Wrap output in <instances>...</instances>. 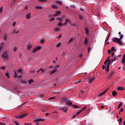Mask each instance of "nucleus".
<instances>
[{
  "mask_svg": "<svg viewBox=\"0 0 125 125\" xmlns=\"http://www.w3.org/2000/svg\"><path fill=\"white\" fill-rule=\"evenodd\" d=\"M72 107H74V109H76L77 108H79V106L78 105H71Z\"/></svg>",
  "mask_w": 125,
  "mask_h": 125,
  "instance_id": "nucleus-26",
  "label": "nucleus"
},
{
  "mask_svg": "<svg viewBox=\"0 0 125 125\" xmlns=\"http://www.w3.org/2000/svg\"><path fill=\"white\" fill-rule=\"evenodd\" d=\"M0 47H3V42H2L0 44Z\"/></svg>",
  "mask_w": 125,
  "mask_h": 125,
  "instance_id": "nucleus-52",
  "label": "nucleus"
},
{
  "mask_svg": "<svg viewBox=\"0 0 125 125\" xmlns=\"http://www.w3.org/2000/svg\"><path fill=\"white\" fill-rule=\"evenodd\" d=\"M117 94L118 93H117V92H116L115 90L112 92V96H113V97H115V96L117 95Z\"/></svg>",
  "mask_w": 125,
  "mask_h": 125,
  "instance_id": "nucleus-15",
  "label": "nucleus"
},
{
  "mask_svg": "<svg viewBox=\"0 0 125 125\" xmlns=\"http://www.w3.org/2000/svg\"><path fill=\"white\" fill-rule=\"evenodd\" d=\"M58 68H59V65H57L56 67H55L54 69H55V70H57V69H58Z\"/></svg>",
  "mask_w": 125,
  "mask_h": 125,
  "instance_id": "nucleus-50",
  "label": "nucleus"
},
{
  "mask_svg": "<svg viewBox=\"0 0 125 125\" xmlns=\"http://www.w3.org/2000/svg\"><path fill=\"white\" fill-rule=\"evenodd\" d=\"M73 41V38H70L68 42V43H71Z\"/></svg>",
  "mask_w": 125,
  "mask_h": 125,
  "instance_id": "nucleus-35",
  "label": "nucleus"
},
{
  "mask_svg": "<svg viewBox=\"0 0 125 125\" xmlns=\"http://www.w3.org/2000/svg\"><path fill=\"white\" fill-rule=\"evenodd\" d=\"M91 50V48H90V47H89L88 48V53H90Z\"/></svg>",
  "mask_w": 125,
  "mask_h": 125,
  "instance_id": "nucleus-43",
  "label": "nucleus"
},
{
  "mask_svg": "<svg viewBox=\"0 0 125 125\" xmlns=\"http://www.w3.org/2000/svg\"><path fill=\"white\" fill-rule=\"evenodd\" d=\"M70 7H73V8H76V7L73 5H70Z\"/></svg>",
  "mask_w": 125,
  "mask_h": 125,
  "instance_id": "nucleus-55",
  "label": "nucleus"
},
{
  "mask_svg": "<svg viewBox=\"0 0 125 125\" xmlns=\"http://www.w3.org/2000/svg\"><path fill=\"white\" fill-rule=\"evenodd\" d=\"M86 75H87V73L85 72V73H82L81 76L82 77H85Z\"/></svg>",
  "mask_w": 125,
  "mask_h": 125,
  "instance_id": "nucleus-24",
  "label": "nucleus"
},
{
  "mask_svg": "<svg viewBox=\"0 0 125 125\" xmlns=\"http://www.w3.org/2000/svg\"><path fill=\"white\" fill-rule=\"evenodd\" d=\"M57 3H59L60 5H62V1H56Z\"/></svg>",
  "mask_w": 125,
  "mask_h": 125,
  "instance_id": "nucleus-31",
  "label": "nucleus"
},
{
  "mask_svg": "<svg viewBox=\"0 0 125 125\" xmlns=\"http://www.w3.org/2000/svg\"><path fill=\"white\" fill-rule=\"evenodd\" d=\"M66 22H68L70 24H71L72 21H70L69 19H67L65 20Z\"/></svg>",
  "mask_w": 125,
  "mask_h": 125,
  "instance_id": "nucleus-25",
  "label": "nucleus"
},
{
  "mask_svg": "<svg viewBox=\"0 0 125 125\" xmlns=\"http://www.w3.org/2000/svg\"><path fill=\"white\" fill-rule=\"evenodd\" d=\"M47 0H40V1H42V2L46 1Z\"/></svg>",
  "mask_w": 125,
  "mask_h": 125,
  "instance_id": "nucleus-60",
  "label": "nucleus"
},
{
  "mask_svg": "<svg viewBox=\"0 0 125 125\" xmlns=\"http://www.w3.org/2000/svg\"><path fill=\"white\" fill-rule=\"evenodd\" d=\"M115 74V72L113 71H111L109 76H108V79H111V77Z\"/></svg>",
  "mask_w": 125,
  "mask_h": 125,
  "instance_id": "nucleus-10",
  "label": "nucleus"
},
{
  "mask_svg": "<svg viewBox=\"0 0 125 125\" xmlns=\"http://www.w3.org/2000/svg\"><path fill=\"white\" fill-rule=\"evenodd\" d=\"M41 48H42V47L41 46H35L33 51H32V53H35V52H37V50H40V49H41Z\"/></svg>",
  "mask_w": 125,
  "mask_h": 125,
  "instance_id": "nucleus-3",
  "label": "nucleus"
},
{
  "mask_svg": "<svg viewBox=\"0 0 125 125\" xmlns=\"http://www.w3.org/2000/svg\"><path fill=\"white\" fill-rule=\"evenodd\" d=\"M83 55L82 54H81L79 55V57H80V58H82V57H83Z\"/></svg>",
  "mask_w": 125,
  "mask_h": 125,
  "instance_id": "nucleus-61",
  "label": "nucleus"
},
{
  "mask_svg": "<svg viewBox=\"0 0 125 125\" xmlns=\"http://www.w3.org/2000/svg\"><path fill=\"white\" fill-rule=\"evenodd\" d=\"M111 51L116 52L117 51V50L115 48V47H112L111 48Z\"/></svg>",
  "mask_w": 125,
  "mask_h": 125,
  "instance_id": "nucleus-22",
  "label": "nucleus"
},
{
  "mask_svg": "<svg viewBox=\"0 0 125 125\" xmlns=\"http://www.w3.org/2000/svg\"><path fill=\"white\" fill-rule=\"evenodd\" d=\"M32 83H34V80L30 79L29 80L28 83L29 84H32Z\"/></svg>",
  "mask_w": 125,
  "mask_h": 125,
  "instance_id": "nucleus-18",
  "label": "nucleus"
},
{
  "mask_svg": "<svg viewBox=\"0 0 125 125\" xmlns=\"http://www.w3.org/2000/svg\"><path fill=\"white\" fill-rule=\"evenodd\" d=\"M123 105V103H120V104H119V105H118V109H120V108H121V107H122V105Z\"/></svg>",
  "mask_w": 125,
  "mask_h": 125,
  "instance_id": "nucleus-34",
  "label": "nucleus"
},
{
  "mask_svg": "<svg viewBox=\"0 0 125 125\" xmlns=\"http://www.w3.org/2000/svg\"><path fill=\"white\" fill-rule=\"evenodd\" d=\"M17 50V47L15 46L13 48V51L15 52Z\"/></svg>",
  "mask_w": 125,
  "mask_h": 125,
  "instance_id": "nucleus-28",
  "label": "nucleus"
},
{
  "mask_svg": "<svg viewBox=\"0 0 125 125\" xmlns=\"http://www.w3.org/2000/svg\"><path fill=\"white\" fill-rule=\"evenodd\" d=\"M60 38H62V35H60L58 37V39H60Z\"/></svg>",
  "mask_w": 125,
  "mask_h": 125,
  "instance_id": "nucleus-58",
  "label": "nucleus"
},
{
  "mask_svg": "<svg viewBox=\"0 0 125 125\" xmlns=\"http://www.w3.org/2000/svg\"><path fill=\"white\" fill-rule=\"evenodd\" d=\"M104 94H105V92H103L102 93H101V94H100L98 96L99 97H100V96H102L103 95H104Z\"/></svg>",
  "mask_w": 125,
  "mask_h": 125,
  "instance_id": "nucleus-23",
  "label": "nucleus"
},
{
  "mask_svg": "<svg viewBox=\"0 0 125 125\" xmlns=\"http://www.w3.org/2000/svg\"><path fill=\"white\" fill-rule=\"evenodd\" d=\"M61 14V12L60 11H57L56 12V14L57 15V16H58V15H59L60 14Z\"/></svg>",
  "mask_w": 125,
  "mask_h": 125,
  "instance_id": "nucleus-40",
  "label": "nucleus"
},
{
  "mask_svg": "<svg viewBox=\"0 0 125 125\" xmlns=\"http://www.w3.org/2000/svg\"><path fill=\"white\" fill-rule=\"evenodd\" d=\"M0 125H5V123H0Z\"/></svg>",
  "mask_w": 125,
  "mask_h": 125,
  "instance_id": "nucleus-64",
  "label": "nucleus"
},
{
  "mask_svg": "<svg viewBox=\"0 0 125 125\" xmlns=\"http://www.w3.org/2000/svg\"><path fill=\"white\" fill-rule=\"evenodd\" d=\"M2 58H3V59H7V58H8V53H7V52H4L2 55Z\"/></svg>",
  "mask_w": 125,
  "mask_h": 125,
  "instance_id": "nucleus-4",
  "label": "nucleus"
},
{
  "mask_svg": "<svg viewBox=\"0 0 125 125\" xmlns=\"http://www.w3.org/2000/svg\"><path fill=\"white\" fill-rule=\"evenodd\" d=\"M81 93H84V90H81Z\"/></svg>",
  "mask_w": 125,
  "mask_h": 125,
  "instance_id": "nucleus-63",
  "label": "nucleus"
},
{
  "mask_svg": "<svg viewBox=\"0 0 125 125\" xmlns=\"http://www.w3.org/2000/svg\"><path fill=\"white\" fill-rule=\"evenodd\" d=\"M35 8H37V9H42V7L40 6H36L35 7Z\"/></svg>",
  "mask_w": 125,
  "mask_h": 125,
  "instance_id": "nucleus-21",
  "label": "nucleus"
},
{
  "mask_svg": "<svg viewBox=\"0 0 125 125\" xmlns=\"http://www.w3.org/2000/svg\"><path fill=\"white\" fill-rule=\"evenodd\" d=\"M5 76L7 77L8 79H9V78H10L9 77V73H7L5 74Z\"/></svg>",
  "mask_w": 125,
  "mask_h": 125,
  "instance_id": "nucleus-38",
  "label": "nucleus"
},
{
  "mask_svg": "<svg viewBox=\"0 0 125 125\" xmlns=\"http://www.w3.org/2000/svg\"><path fill=\"white\" fill-rule=\"evenodd\" d=\"M45 42V41H44V40H42L41 41H40V42H41V44H43V43H44V42Z\"/></svg>",
  "mask_w": 125,
  "mask_h": 125,
  "instance_id": "nucleus-29",
  "label": "nucleus"
},
{
  "mask_svg": "<svg viewBox=\"0 0 125 125\" xmlns=\"http://www.w3.org/2000/svg\"><path fill=\"white\" fill-rule=\"evenodd\" d=\"M102 68H103L104 70H105V69H106V66H105V65H103V66H102Z\"/></svg>",
  "mask_w": 125,
  "mask_h": 125,
  "instance_id": "nucleus-49",
  "label": "nucleus"
},
{
  "mask_svg": "<svg viewBox=\"0 0 125 125\" xmlns=\"http://www.w3.org/2000/svg\"><path fill=\"white\" fill-rule=\"evenodd\" d=\"M122 41V39H120V38H114L112 39V42H117L120 45H124V42H123L121 41Z\"/></svg>",
  "mask_w": 125,
  "mask_h": 125,
  "instance_id": "nucleus-1",
  "label": "nucleus"
},
{
  "mask_svg": "<svg viewBox=\"0 0 125 125\" xmlns=\"http://www.w3.org/2000/svg\"><path fill=\"white\" fill-rule=\"evenodd\" d=\"M57 20H59L60 22H62L63 20L60 18V17H59V18H57Z\"/></svg>",
  "mask_w": 125,
  "mask_h": 125,
  "instance_id": "nucleus-27",
  "label": "nucleus"
},
{
  "mask_svg": "<svg viewBox=\"0 0 125 125\" xmlns=\"http://www.w3.org/2000/svg\"><path fill=\"white\" fill-rule=\"evenodd\" d=\"M120 36V40H123V38H124V35H123V34H119Z\"/></svg>",
  "mask_w": 125,
  "mask_h": 125,
  "instance_id": "nucleus-36",
  "label": "nucleus"
},
{
  "mask_svg": "<svg viewBox=\"0 0 125 125\" xmlns=\"http://www.w3.org/2000/svg\"><path fill=\"white\" fill-rule=\"evenodd\" d=\"M109 67H110V65H109V63H107L106 65V68H109Z\"/></svg>",
  "mask_w": 125,
  "mask_h": 125,
  "instance_id": "nucleus-62",
  "label": "nucleus"
},
{
  "mask_svg": "<svg viewBox=\"0 0 125 125\" xmlns=\"http://www.w3.org/2000/svg\"><path fill=\"white\" fill-rule=\"evenodd\" d=\"M108 53L109 54H111L112 53V51L111 50H108Z\"/></svg>",
  "mask_w": 125,
  "mask_h": 125,
  "instance_id": "nucleus-46",
  "label": "nucleus"
},
{
  "mask_svg": "<svg viewBox=\"0 0 125 125\" xmlns=\"http://www.w3.org/2000/svg\"><path fill=\"white\" fill-rule=\"evenodd\" d=\"M24 125H32V123H24Z\"/></svg>",
  "mask_w": 125,
  "mask_h": 125,
  "instance_id": "nucleus-48",
  "label": "nucleus"
},
{
  "mask_svg": "<svg viewBox=\"0 0 125 125\" xmlns=\"http://www.w3.org/2000/svg\"><path fill=\"white\" fill-rule=\"evenodd\" d=\"M32 48V46L29 45L27 47V50L30 51V50Z\"/></svg>",
  "mask_w": 125,
  "mask_h": 125,
  "instance_id": "nucleus-39",
  "label": "nucleus"
},
{
  "mask_svg": "<svg viewBox=\"0 0 125 125\" xmlns=\"http://www.w3.org/2000/svg\"><path fill=\"white\" fill-rule=\"evenodd\" d=\"M61 45V43H58L57 44V47H59V46H60Z\"/></svg>",
  "mask_w": 125,
  "mask_h": 125,
  "instance_id": "nucleus-51",
  "label": "nucleus"
},
{
  "mask_svg": "<svg viewBox=\"0 0 125 125\" xmlns=\"http://www.w3.org/2000/svg\"><path fill=\"white\" fill-rule=\"evenodd\" d=\"M82 112L83 111L82 110H80L76 113V115H80V114H81Z\"/></svg>",
  "mask_w": 125,
  "mask_h": 125,
  "instance_id": "nucleus-37",
  "label": "nucleus"
},
{
  "mask_svg": "<svg viewBox=\"0 0 125 125\" xmlns=\"http://www.w3.org/2000/svg\"><path fill=\"white\" fill-rule=\"evenodd\" d=\"M5 68H6V66H2L1 67L0 69L1 70H5Z\"/></svg>",
  "mask_w": 125,
  "mask_h": 125,
  "instance_id": "nucleus-44",
  "label": "nucleus"
},
{
  "mask_svg": "<svg viewBox=\"0 0 125 125\" xmlns=\"http://www.w3.org/2000/svg\"><path fill=\"white\" fill-rule=\"evenodd\" d=\"M3 9V7L1 6V7L0 8V13H1V12H2Z\"/></svg>",
  "mask_w": 125,
  "mask_h": 125,
  "instance_id": "nucleus-42",
  "label": "nucleus"
},
{
  "mask_svg": "<svg viewBox=\"0 0 125 125\" xmlns=\"http://www.w3.org/2000/svg\"><path fill=\"white\" fill-rule=\"evenodd\" d=\"M17 72H18V73H21V74H23V72H22V70L21 69H18L17 70Z\"/></svg>",
  "mask_w": 125,
  "mask_h": 125,
  "instance_id": "nucleus-33",
  "label": "nucleus"
},
{
  "mask_svg": "<svg viewBox=\"0 0 125 125\" xmlns=\"http://www.w3.org/2000/svg\"><path fill=\"white\" fill-rule=\"evenodd\" d=\"M58 26H59V27H62L63 26V25L62 24V23H58Z\"/></svg>",
  "mask_w": 125,
  "mask_h": 125,
  "instance_id": "nucleus-32",
  "label": "nucleus"
},
{
  "mask_svg": "<svg viewBox=\"0 0 125 125\" xmlns=\"http://www.w3.org/2000/svg\"><path fill=\"white\" fill-rule=\"evenodd\" d=\"M44 121V119L37 118L35 120V122H43Z\"/></svg>",
  "mask_w": 125,
  "mask_h": 125,
  "instance_id": "nucleus-8",
  "label": "nucleus"
},
{
  "mask_svg": "<svg viewBox=\"0 0 125 125\" xmlns=\"http://www.w3.org/2000/svg\"><path fill=\"white\" fill-rule=\"evenodd\" d=\"M117 90H121V91H123L125 90V88L124 87L122 86H119L116 88Z\"/></svg>",
  "mask_w": 125,
  "mask_h": 125,
  "instance_id": "nucleus-7",
  "label": "nucleus"
},
{
  "mask_svg": "<svg viewBox=\"0 0 125 125\" xmlns=\"http://www.w3.org/2000/svg\"><path fill=\"white\" fill-rule=\"evenodd\" d=\"M30 17H31V13H29L26 14V19H30Z\"/></svg>",
  "mask_w": 125,
  "mask_h": 125,
  "instance_id": "nucleus-11",
  "label": "nucleus"
},
{
  "mask_svg": "<svg viewBox=\"0 0 125 125\" xmlns=\"http://www.w3.org/2000/svg\"><path fill=\"white\" fill-rule=\"evenodd\" d=\"M55 31H56L57 32H59V28H55Z\"/></svg>",
  "mask_w": 125,
  "mask_h": 125,
  "instance_id": "nucleus-47",
  "label": "nucleus"
},
{
  "mask_svg": "<svg viewBox=\"0 0 125 125\" xmlns=\"http://www.w3.org/2000/svg\"><path fill=\"white\" fill-rule=\"evenodd\" d=\"M119 121H120L119 124H121V123H122V121H123V119L120 118V119H119Z\"/></svg>",
  "mask_w": 125,
  "mask_h": 125,
  "instance_id": "nucleus-53",
  "label": "nucleus"
},
{
  "mask_svg": "<svg viewBox=\"0 0 125 125\" xmlns=\"http://www.w3.org/2000/svg\"><path fill=\"white\" fill-rule=\"evenodd\" d=\"M51 7L54 9H58V7H57V6L55 4L52 5Z\"/></svg>",
  "mask_w": 125,
  "mask_h": 125,
  "instance_id": "nucleus-14",
  "label": "nucleus"
},
{
  "mask_svg": "<svg viewBox=\"0 0 125 125\" xmlns=\"http://www.w3.org/2000/svg\"><path fill=\"white\" fill-rule=\"evenodd\" d=\"M68 108H69V106H68V107L63 106L62 108H61L60 110H61V111H62V112L67 113V111H68Z\"/></svg>",
  "mask_w": 125,
  "mask_h": 125,
  "instance_id": "nucleus-5",
  "label": "nucleus"
},
{
  "mask_svg": "<svg viewBox=\"0 0 125 125\" xmlns=\"http://www.w3.org/2000/svg\"><path fill=\"white\" fill-rule=\"evenodd\" d=\"M85 31L86 32V35H88V34L89 33V31L88 29L86 28H85Z\"/></svg>",
  "mask_w": 125,
  "mask_h": 125,
  "instance_id": "nucleus-20",
  "label": "nucleus"
},
{
  "mask_svg": "<svg viewBox=\"0 0 125 125\" xmlns=\"http://www.w3.org/2000/svg\"><path fill=\"white\" fill-rule=\"evenodd\" d=\"M40 72H41V73H44L45 70H43V68H40L38 70L37 73H40Z\"/></svg>",
  "mask_w": 125,
  "mask_h": 125,
  "instance_id": "nucleus-9",
  "label": "nucleus"
},
{
  "mask_svg": "<svg viewBox=\"0 0 125 125\" xmlns=\"http://www.w3.org/2000/svg\"><path fill=\"white\" fill-rule=\"evenodd\" d=\"M114 56H115V52H113L112 53L111 57H114Z\"/></svg>",
  "mask_w": 125,
  "mask_h": 125,
  "instance_id": "nucleus-45",
  "label": "nucleus"
},
{
  "mask_svg": "<svg viewBox=\"0 0 125 125\" xmlns=\"http://www.w3.org/2000/svg\"><path fill=\"white\" fill-rule=\"evenodd\" d=\"M107 63H108L107 61H106V60L104 61V65H106V64H107Z\"/></svg>",
  "mask_w": 125,
  "mask_h": 125,
  "instance_id": "nucleus-57",
  "label": "nucleus"
},
{
  "mask_svg": "<svg viewBox=\"0 0 125 125\" xmlns=\"http://www.w3.org/2000/svg\"><path fill=\"white\" fill-rule=\"evenodd\" d=\"M66 104H67V105H73V103L70 101H66Z\"/></svg>",
  "mask_w": 125,
  "mask_h": 125,
  "instance_id": "nucleus-16",
  "label": "nucleus"
},
{
  "mask_svg": "<svg viewBox=\"0 0 125 125\" xmlns=\"http://www.w3.org/2000/svg\"><path fill=\"white\" fill-rule=\"evenodd\" d=\"M56 72H57V70H56V69H54V70H53V71H52L50 73V74L51 75H53V74H54V73H55Z\"/></svg>",
  "mask_w": 125,
  "mask_h": 125,
  "instance_id": "nucleus-17",
  "label": "nucleus"
},
{
  "mask_svg": "<svg viewBox=\"0 0 125 125\" xmlns=\"http://www.w3.org/2000/svg\"><path fill=\"white\" fill-rule=\"evenodd\" d=\"M54 18H51L50 19L49 21H54Z\"/></svg>",
  "mask_w": 125,
  "mask_h": 125,
  "instance_id": "nucleus-54",
  "label": "nucleus"
},
{
  "mask_svg": "<svg viewBox=\"0 0 125 125\" xmlns=\"http://www.w3.org/2000/svg\"><path fill=\"white\" fill-rule=\"evenodd\" d=\"M27 115H28V113H24L21 115L16 116L15 118H16V119H23V118H24V117H26Z\"/></svg>",
  "mask_w": 125,
  "mask_h": 125,
  "instance_id": "nucleus-2",
  "label": "nucleus"
},
{
  "mask_svg": "<svg viewBox=\"0 0 125 125\" xmlns=\"http://www.w3.org/2000/svg\"><path fill=\"white\" fill-rule=\"evenodd\" d=\"M20 83L22 84H27V83H28V81H26L23 80V79H21L20 80Z\"/></svg>",
  "mask_w": 125,
  "mask_h": 125,
  "instance_id": "nucleus-6",
  "label": "nucleus"
},
{
  "mask_svg": "<svg viewBox=\"0 0 125 125\" xmlns=\"http://www.w3.org/2000/svg\"><path fill=\"white\" fill-rule=\"evenodd\" d=\"M86 42H88V40H87V38H85V41H84V44H85V43H86Z\"/></svg>",
  "mask_w": 125,
  "mask_h": 125,
  "instance_id": "nucleus-30",
  "label": "nucleus"
},
{
  "mask_svg": "<svg viewBox=\"0 0 125 125\" xmlns=\"http://www.w3.org/2000/svg\"><path fill=\"white\" fill-rule=\"evenodd\" d=\"M117 60H118V58H117V57H114V58L111 60V62L110 63H113L114 61H117Z\"/></svg>",
  "mask_w": 125,
  "mask_h": 125,
  "instance_id": "nucleus-13",
  "label": "nucleus"
},
{
  "mask_svg": "<svg viewBox=\"0 0 125 125\" xmlns=\"http://www.w3.org/2000/svg\"><path fill=\"white\" fill-rule=\"evenodd\" d=\"M14 78H16L18 77V75H17V72L16 71H14Z\"/></svg>",
  "mask_w": 125,
  "mask_h": 125,
  "instance_id": "nucleus-19",
  "label": "nucleus"
},
{
  "mask_svg": "<svg viewBox=\"0 0 125 125\" xmlns=\"http://www.w3.org/2000/svg\"><path fill=\"white\" fill-rule=\"evenodd\" d=\"M85 109H86V106L84 107L82 109H81V111H83Z\"/></svg>",
  "mask_w": 125,
  "mask_h": 125,
  "instance_id": "nucleus-59",
  "label": "nucleus"
},
{
  "mask_svg": "<svg viewBox=\"0 0 125 125\" xmlns=\"http://www.w3.org/2000/svg\"><path fill=\"white\" fill-rule=\"evenodd\" d=\"M93 81H94V77H92L88 80L89 83H91L93 82Z\"/></svg>",
  "mask_w": 125,
  "mask_h": 125,
  "instance_id": "nucleus-12",
  "label": "nucleus"
},
{
  "mask_svg": "<svg viewBox=\"0 0 125 125\" xmlns=\"http://www.w3.org/2000/svg\"><path fill=\"white\" fill-rule=\"evenodd\" d=\"M109 69L108 68H106L105 69V71L107 72V73H108V72H109Z\"/></svg>",
  "mask_w": 125,
  "mask_h": 125,
  "instance_id": "nucleus-56",
  "label": "nucleus"
},
{
  "mask_svg": "<svg viewBox=\"0 0 125 125\" xmlns=\"http://www.w3.org/2000/svg\"><path fill=\"white\" fill-rule=\"evenodd\" d=\"M7 35H6V34H4V40H6L7 39Z\"/></svg>",
  "mask_w": 125,
  "mask_h": 125,
  "instance_id": "nucleus-41",
  "label": "nucleus"
}]
</instances>
